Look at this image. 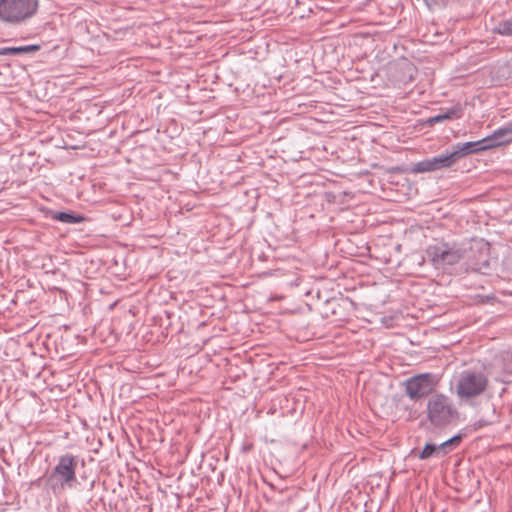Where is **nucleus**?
<instances>
[{
	"mask_svg": "<svg viewBox=\"0 0 512 512\" xmlns=\"http://www.w3.org/2000/svg\"><path fill=\"white\" fill-rule=\"evenodd\" d=\"M80 462L78 455L65 453L55 459V465L39 480L44 481V487L54 496L59 497L67 489H72L78 483L77 468Z\"/></svg>",
	"mask_w": 512,
	"mask_h": 512,
	"instance_id": "obj_1",
	"label": "nucleus"
},
{
	"mask_svg": "<svg viewBox=\"0 0 512 512\" xmlns=\"http://www.w3.org/2000/svg\"><path fill=\"white\" fill-rule=\"evenodd\" d=\"M40 7L39 0H0V22L18 26L33 19Z\"/></svg>",
	"mask_w": 512,
	"mask_h": 512,
	"instance_id": "obj_2",
	"label": "nucleus"
},
{
	"mask_svg": "<svg viewBox=\"0 0 512 512\" xmlns=\"http://www.w3.org/2000/svg\"><path fill=\"white\" fill-rule=\"evenodd\" d=\"M427 419L437 428H443L459 418V412L452 399L444 394H434L427 402Z\"/></svg>",
	"mask_w": 512,
	"mask_h": 512,
	"instance_id": "obj_3",
	"label": "nucleus"
},
{
	"mask_svg": "<svg viewBox=\"0 0 512 512\" xmlns=\"http://www.w3.org/2000/svg\"><path fill=\"white\" fill-rule=\"evenodd\" d=\"M426 255L436 269L445 270L448 266L459 263L464 258L465 250L456 244L443 242L429 245Z\"/></svg>",
	"mask_w": 512,
	"mask_h": 512,
	"instance_id": "obj_4",
	"label": "nucleus"
},
{
	"mask_svg": "<svg viewBox=\"0 0 512 512\" xmlns=\"http://www.w3.org/2000/svg\"><path fill=\"white\" fill-rule=\"evenodd\" d=\"M487 385L488 379L483 373L464 371L457 381L456 394L462 400H469L482 394Z\"/></svg>",
	"mask_w": 512,
	"mask_h": 512,
	"instance_id": "obj_5",
	"label": "nucleus"
},
{
	"mask_svg": "<svg viewBox=\"0 0 512 512\" xmlns=\"http://www.w3.org/2000/svg\"><path fill=\"white\" fill-rule=\"evenodd\" d=\"M437 382L436 376L432 373L414 375L404 382L405 393L411 400L418 401L430 395Z\"/></svg>",
	"mask_w": 512,
	"mask_h": 512,
	"instance_id": "obj_6",
	"label": "nucleus"
},
{
	"mask_svg": "<svg viewBox=\"0 0 512 512\" xmlns=\"http://www.w3.org/2000/svg\"><path fill=\"white\" fill-rule=\"evenodd\" d=\"M455 164L454 156L450 153L427 158L415 163L411 169L413 173H425L450 168Z\"/></svg>",
	"mask_w": 512,
	"mask_h": 512,
	"instance_id": "obj_7",
	"label": "nucleus"
},
{
	"mask_svg": "<svg viewBox=\"0 0 512 512\" xmlns=\"http://www.w3.org/2000/svg\"><path fill=\"white\" fill-rule=\"evenodd\" d=\"M487 149L496 148L512 142V122L496 129L491 135L483 138Z\"/></svg>",
	"mask_w": 512,
	"mask_h": 512,
	"instance_id": "obj_8",
	"label": "nucleus"
},
{
	"mask_svg": "<svg viewBox=\"0 0 512 512\" xmlns=\"http://www.w3.org/2000/svg\"><path fill=\"white\" fill-rule=\"evenodd\" d=\"M485 150L488 149L486 147V144L484 143V140L481 139L479 141L457 143L456 145L453 146L451 155L454 156V162L456 163L459 159L465 156Z\"/></svg>",
	"mask_w": 512,
	"mask_h": 512,
	"instance_id": "obj_9",
	"label": "nucleus"
},
{
	"mask_svg": "<svg viewBox=\"0 0 512 512\" xmlns=\"http://www.w3.org/2000/svg\"><path fill=\"white\" fill-rule=\"evenodd\" d=\"M463 116V108L460 104H456L447 109H440V113L429 117L426 120V124L429 126H433L436 123H440L447 120L460 119Z\"/></svg>",
	"mask_w": 512,
	"mask_h": 512,
	"instance_id": "obj_10",
	"label": "nucleus"
},
{
	"mask_svg": "<svg viewBox=\"0 0 512 512\" xmlns=\"http://www.w3.org/2000/svg\"><path fill=\"white\" fill-rule=\"evenodd\" d=\"M51 219L60 221L63 223H69V224H75V223H81L84 220V217L72 212H57V211H51L50 215Z\"/></svg>",
	"mask_w": 512,
	"mask_h": 512,
	"instance_id": "obj_11",
	"label": "nucleus"
},
{
	"mask_svg": "<svg viewBox=\"0 0 512 512\" xmlns=\"http://www.w3.org/2000/svg\"><path fill=\"white\" fill-rule=\"evenodd\" d=\"M40 49L38 45H26L19 47H3L0 49V55H21L36 52Z\"/></svg>",
	"mask_w": 512,
	"mask_h": 512,
	"instance_id": "obj_12",
	"label": "nucleus"
},
{
	"mask_svg": "<svg viewBox=\"0 0 512 512\" xmlns=\"http://www.w3.org/2000/svg\"><path fill=\"white\" fill-rule=\"evenodd\" d=\"M492 31L502 36H512V16L499 21Z\"/></svg>",
	"mask_w": 512,
	"mask_h": 512,
	"instance_id": "obj_13",
	"label": "nucleus"
},
{
	"mask_svg": "<svg viewBox=\"0 0 512 512\" xmlns=\"http://www.w3.org/2000/svg\"><path fill=\"white\" fill-rule=\"evenodd\" d=\"M442 456V449L439 448V445H435L432 443H427L423 450L419 453V458L421 460L428 459L430 457H439Z\"/></svg>",
	"mask_w": 512,
	"mask_h": 512,
	"instance_id": "obj_14",
	"label": "nucleus"
},
{
	"mask_svg": "<svg viewBox=\"0 0 512 512\" xmlns=\"http://www.w3.org/2000/svg\"><path fill=\"white\" fill-rule=\"evenodd\" d=\"M462 441V435L457 434L439 445L442 449V456L457 448Z\"/></svg>",
	"mask_w": 512,
	"mask_h": 512,
	"instance_id": "obj_15",
	"label": "nucleus"
},
{
	"mask_svg": "<svg viewBox=\"0 0 512 512\" xmlns=\"http://www.w3.org/2000/svg\"><path fill=\"white\" fill-rule=\"evenodd\" d=\"M496 421H497V415H496L495 408L493 407L492 408V418H490V419L481 418L474 423V427L476 429H479V428L491 425V424L495 423Z\"/></svg>",
	"mask_w": 512,
	"mask_h": 512,
	"instance_id": "obj_16",
	"label": "nucleus"
}]
</instances>
